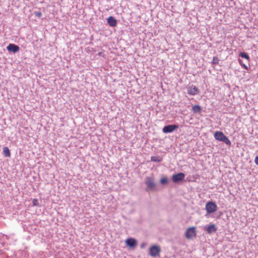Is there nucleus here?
I'll use <instances>...</instances> for the list:
<instances>
[{
    "label": "nucleus",
    "mask_w": 258,
    "mask_h": 258,
    "mask_svg": "<svg viewBox=\"0 0 258 258\" xmlns=\"http://www.w3.org/2000/svg\"><path fill=\"white\" fill-rule=\"evenodd\" d=\"M160 252L161 248L158 245H152L149 249V253L152 256L155 257L159 255Z\"/></svg>",
    "instance_id": "nucleus-3"
},
{
    "label": "nucleus",
    "mask_w": 258,
    "mask_h": 258,
    "mask_svg": "<svg viewBox=\"0 0 258 258\" xmlns=\"http://www.w3.org/2000/svg\"><path fill=\"white\" fill-rule=\"evenodd\" d=\"M185 235L186 238L188 239L192 238L194 235V227H190L187 230Z\"/></svg>",
    "instance_id": "nucleus-11"
},
{
    "label": "nucleus",
    "mask_w": 258,
    "mask_h": 258,
    "mask_svg": "<svg viewBox=\"0 0 258 258\" xmlns=\"http://www.w3.org/2000/svg\"><path fill=\"white\" fill-rule=\"evenodd\" d=\"M125 243L128 246L133 248L135 247L137 245L136 240L132 238L127 239L125 240Z\"/></svg>",
    "instance_id": "nucleus-8"
},
{
    "label": "nucleus",
    "mask_w": 258,
    "mask_h": 258,
    "mask_svg": "<svg viewBox=\"0 0 258 258\" xmlns=\"http://www.w3.org/2000/svg\"><path fill=\"white\" fill-rule=\"evenodd\" d=\"M32 204L33 206H37L39 205L38 200L36 199H34L32 200Z\"/></svg>",
    "instance_id": "nucleus-18"
},
{
    "label": "nucleus",
    "mask_w": 258,
    "mask_h": 258,
    "mask_svg": "<svg viewBox=\"0 0 258 258\" xmlns=\"http://www.w3.org/2000/svg\"><path fill=\"white\" fill-rule=\"evenodd\" d=\"M219 59L217 57H214L212 60V63L213 64L218 63Z\"/></svg>",
    "instance_id": "nucleus-19"
},
{
    "label": "nucleus",
    "mask_w": 258,
    "mask_h": 258,
    "mask_svg": "<svg viewBox=\"0 0 258 258\" xmlns=\"http://www.w3.org/2000/svg\"><path fill=\"white\" fill-rule=\"evenodd\" d=\"M145 183L147 186V190H153L155 187V183L153 178L147 177L145 179Z\"/></svg>",
    "instance_id": "nucleus-4"
},
{
    "label": "nucleus",
    "mask_w": 258,
    "mask_h": 258,
    "mask_svg": "<svg viewBox=\"0 0 258 258\" xmlns=\"http://www.w3.org/2000/svg\"><path fill=\"white\" fill-rule=\"evenodd\" d=\"M239 63H240V65H241V66L243 68H244L245 69H246V70H248V69H249V66H246V64H244V63H242V60H241L239 59Z\"/></svg>",
    "instance_id": "nucleus-16"
},
{
    "label": "nucleus",
    "mask_w": 258,
    "mask_h": 258,
    "mask_svg": "<svg viewBox=\"0 0 258 258\" xmlns=\"http://www.w3.org/2000/svg\"><path fill=\"white\" fill-rule=\"evenodd\" d=\"M151 160L153 162H160L162 160V158L160 156H152Z\"/></svg>",
    "instance_id": "nucleus-13"
},
{
    "label": "nucleus",
    "mask_w": 258,
    "mask_h": 258,
    "mask_svg": "<svg viewBox=\"0 0 258 258\" xmlns=\"http://www.w3.org/2000/svg\"><path fill=\"white\" fill-rule=\"evenodd\" d=\"M160 182L162 183V184H165V183H167L168 182V179L167 177H163V178H162L160 180Z\"/></svg>",
    "instance_id": "nucleus-17"
},
{
    "label": "nucleus",
    "mask_w": 258,
    "mask_h": 258,
    "mask_svg": "<svg viewBox=\"0 0 258 258\" xmlns=\"http://www.w3.org/2000/svg\"><path fill=\"white\" fill-rule=\"evenodd\" d=\"M215 139L218 141L223 142L228 146H231V143L229 139L221 131H216L214 134Z\"/></svg>",
    "instance_id": "nucleus-1"
},
{
    "label": "nucleus",
    "mask_w": 258,
    "mask_h": 258,
    "mask_svg": "<svg viewBox=\"0 0 258 258\" xmlns=\"http://www.w3.org/2000/svg\"><path fill=\"white\" fill-rule=\"evenodd\" d=\"M202 110V108L198 105H195V113H200Z\"/></svg>",
    "instance_id": "nucleus-15"
},
{
    "label": "nucleus",
    "mask_w": 258,
    "mask_h": 258,
    "mask_svg": "<svg viewBox=\"0 0 258 258\" xmlns=\"http://www.w3.org/2000/svg\"><path fill=\"white\" fill-rule=\"evenodd\" d=\"M185 177V175L182 173L173 174L172 176V180L174 183H177L182 181Z\"/></svg>",
    "instance_id": "nucleus-5"
},
{
    "label": "nucleus",
    "mask_w": 258,
    "mask_h": 258,
    "mask_svg": "<svg viewBox=\"0 0 258 258\" xmlns=\"http://www.w3.org/2000/svg\"><path fill=\"white\" fill-rule=\"evenodd\" d=\"M3 153L5 157H10L11 156V153L9 149L7 147L3 148Z\"/></svg>",
    "instance_id": "nucleus-12"
},
{
    "label": "nucleus",
    "mask_w": 258,
    "mask_h": 258,
    "mask_svg": "<svg viewBox=\"0 0 258 258\" xmlns=\"http://www.w3.org/2000/svg\"><path fill=\"white\" fill-rule=\"evenodd\" d=\"M194 90H195V94L196 93H198V89L195 87Z\"/></svg>",
    "instance_id": "nucleus-23"
},
{
    "label": "nucleus",
    "mask_w": 258,
    "mask_h": 258,
    "mask_svg": "<svg viewBox=\"0 0 258 258\" xmlns=\"http://www.w3.org/2000/svg\"><path fill=\"white\" fill-rule=\"evenodd\" d=\"M107 23L108 25L111 27H115L117 24L116 20L113 18L112 16L109 17L107 19Z\"/></svg>",
    "instance_id": "nucleus-9"
},
{
    "label": "nucleus",
    "mask_w": 258,
    "mask_h": 258,
    "mask_svg": "<svg viewBox=\"0 0 258 258\" xmlns=\"http://www.w3.org/2000/svg\"><path fill=\"white\" fill-rule=\"evenodd\" d=\"M35 15L36 16H37L38 17H40L41 16V12H36L35 13Z\"/></svg>",
    "instance_id": "nucleus-20"
},
{
    "label": "nucleus",
    "mask_w": 258,
    "mask_h": 258,
    "mask_svg": "<svg viewBox=\"0 0 258 258\" xmlns=\"http://www.w3.org/2000/svg\"><path fill=\"white\" fill-rule=\"evenodd\" d=\"M188 93H189V94H191V91L190 90H188Z\"/></svg>",
    "instance_id": "nucleus-24"
},
{
    "label": "nucleus",
    "mask_w": 258,
    "mask_h": 258,
    "mask_svg": "<svg viewBox=\"0 0 258 258\" xmlns=\"http://www.w3.org/2000/svg\"><path fill=\"white\" fill-rule=\"evenodd\" d=\"M206 231L208 233L211 234L217 231V228L214 224H211L208 225L206 228Z\"/></svg>",
    "instance_id": "nucleus-10"
},
{
    "label": "nucleus",
    "mask_w": 258,
    "mask_h": 258,
    "mask_svg": "<svg viewBox=\"0 0 258 258\" xmlns=\"http://www.w3.org/2000/svg\"><path fill=\"white\" fill-rule=\"evenodd\" d=\"M255 163L258 165V156H256L254 159Z\"/></svg>",
    "instance_id": "nucleus-21"
},
{
    "label": "nucleus",
    "mask_w": 258,
    "mask_h": 258,
    "mask_svg": "<svg viewBox=\"0 0 258 258\" xmlns=\"http://www.w3.org/2000/svg\"><path fill=\"white\" fill-rule=\"evenodd\" d=\"M217 205L213 201L208 202L206 205L205 209L207 214L213 213L217 210Z\"/></svg>",
    "instance_id": "nucleus-2"
},
{
    "label": "nucleus",
    "mask_w": 258,
    "mask_h": 258,
    "mask_svg": "<svg viewBox=\"0 0 258 258\" xmlns=\"http://www.w3.org/2000/svg\"><path fill=\"white\" fill-rule=\"evenodd\" d=\"M145 245H146V243H143L142 244H141V247L142 248H143L145 246Z\"/></svg>",
    "instance_id": "nucleus-22"
},
{
    "label": "nucleus",
    "mask_w": 258,
    "mask_h": 258,
    "mask_svg": "<svg viewBox=\"0 0 258 258\" xmlns=\"http://www.w3.org/2000/svg\"><path fill=\"white\" fill-rule=\"evenodd\" d=\"M194 235H196V233H194Z\"/></svg>",
    "instance_id": "nucleus-25"
},
{
    "label": "nucleus",
    "mask_w": 258,
    "mask_h": 258,
    "mask_svg": "<svg viewBox=\"0 0 258 258\" xmlns=\"http://www.w3.org/2000/svg\"><path fill=\"white\" fill-rule=\"evenodd\" d=\"M178 128V125L173 124V125H168L165 126L163 128V132L164 133H171L174 131L175 130Z\"/></svg>",
    "instance_id": "nucleus-6"
},
{
    "label": "nucleus",
    "mask_w": 258,
    "mask_h": 258,
    "mask_svg": "<svg viewBox=\"0 0 258 258\" xmlns=\"http://www.w3.org/2000/svg\"><path fill=\"white\" fill-rule=\"evenodd\" d=\"M7 49L9 51L12 52L13 53L17 52L20 50V48L18 45L12 43L9 44L7 47Z\"/></svg>",
    "instance_id": "nucleus-7"
},
{
    "label": "nucleus",
    "mask_w": 258,
    "mask_h": 258,
    "mask_svg": "<svg viewBox=\"0 0 258 258\" xmlns=\"http://www.w3.org/2000/svg\"><path fill=\"white\" fill-rule=\"evenodd\" d=\"M239 55L242 57V58H245L246 59H247L248 60V61H249L250 60V57L249 56V55H248L247 53H245V52H240L239 53Z\"/></svg>",
    "instance_id": "nucleus-14"
}]
</instances>
